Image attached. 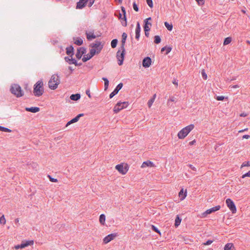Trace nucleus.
<instances>
[{"label": "nucleus", "mask_w": 250, "mask_h": 250, "mask_svg": "<svg viewBox=\"0 0 250 250\" xmlns=\"http://www.w3.org/2000/svg\"><path fill=\"white\" fill-rule=\"evenodd\" d=\"M194 128L193 124L189 125L181 129L177 133L179 139H184L188 134Z\"/></svg>", "instance_id": "f257e3e1"}, {"label": "nucleus", "mask_w": 250, "mask_h": 250, "mask_svg": "<svg viewBox=\"0 0 250 250\" xmlns=\"http://www.w3.org/2000/svg\"><path fill=\"white\" fill-rule=\"evenodd\" d=\"M60 82V78L58 75L54 74L52 75L48 83L49 88L52 90L57 89Z\"/></svg>", "instance_id": "f03ea898"}, {"label": "nucleus", "mask_w": 250, "mask_h": 250, "mask_svg": "<svg viewBox=\"0 0 250 250\" xmlns=\"http://www.w3.org/2000/svg\"><path fill=\"white\" fill-rule=\"evenodd\" d=\"M43 83L42 81H38L34 86L33 93L35 96H42L44 92L43 88Z\"/></svg>", "instance_id": "7ed1b4c3"}, {"label": "nucleus", "mask_w": 250, "mask_h": 250, "mask_svg": "<svg viewBox=\"0 0 250 250\" xmlns=\"http://www.w3.org/2000/svg\"><path fill=\"white\" fill-rule=\"evenodd\" d=\"M91 48L90 52L94 56L96 54H99L103 47V45L99 41H96L95 43H92L90 45Z\"/></svg>", "instance_id": "20e7f679"}, {"label": "nucleus", "mask_w": 250, "mask_h": 250, "mask_svg": "<svg viewBox=\"0 0 250 250\" xmlns=\"http://www.w3.org/2000/svg\"><path fill=\"white\" fill-rule=\"evenodd\" d=\"M10 91L11 93L17 97H21L23 96L24 93L21 86L18 84H13L11 85Z\"/></svg>", "instance_id": "39448f33"}, {"label": "nucleus", "mask_w": 250, "mask_h": 250, "mask_svg": "<svg viewBox=\"0 0 250 250\" xmlns=\"http://www.w3.org/2000/svg\"><path fill=\"white\" fill-rule=\"evenodd\" d=\"M115 169L121 174L125 175L129 170V166L126 163H122L117 165Z\"/></svg>", "instance_id": "423d86ee"}, {"label": "nucleus", "mask_w": 250, "mask_h": 250, "mask_svg": "<svg viewBox=\"0 0 250 250\" xmlns=\"http://www.w3.org/2000/svg\"><path fill=\"white\" fill-rule=\"evenodd\" d=\"M125 49L124 46H121V49L118 50L117 53V59L118 61V64L122 65L123 63V62L125 56Z\"/></svg>", "instance_id": "0eeeda50"}, {"label": "nucleus", "mask_w": 250, "mask_h": 250, "mask_svg": "<svg viewBox=\"0 0 250 250\" xmlns=\"http://www.w3.org/2000/svg\"><path fill=\"white\" fill-rule=\"evenodd\" d=\"M129 104L127 102H118L114 106L113 111L115 113H117L121 110L126 108Z\"/></svg>", "instance_id": "6e6552de"}, {"label": "nucleus", "mask_w": 250, "mask_h": 250, "mask_svg": "<svg viewBox=\"0 0 250 250\" xmlns=\"http://www.w3.org/2000/svg\"><path fill=\"white\" fill-rule=\"evenodd\" d=\"M226 203L232 213H235L236 212V206L234 204V203L231 199L229 198L227 199L226 200Z\"/></svg>", "instance_id": "1a4fd4ad"}, {"label": "nucleus", "mask_w": 250, "mask_h": 250, "mask_svg": "<svg viewBox=\"0 0 250 250\" xmlns=\"http://www.w3.org/2000/svg\"><path fill=\"white\" fill-rule=\"evenodd\" d=\"M116 237V233H111L110 234H108L103 239V243L104 244H106L110 242L111 241L114 239Z\"/></svg>", "instance_id": "9d476101"}, {"label": "nucleus", "mask_w": 250, "mask_h": 250, "mask_svg": "<svg viewBox=\"0 0 250 250\" xmlns=\"http://www.w3.org/2000/svg\"><path fill=\"white\" fill-rule=\"evenodd\" d=\"M187 196V189L184 188H182L180 191L178 193V197L180 201H182L184 200Z\"/></svg>", "instance_id": "9b49d317"}, {"label": "nucleus", "mask_w": 250, "mask_h": 250, "mask_svg": "<svg viewBox=\"0 0 250 250\" xmlns=\"http://www.w3.org/2000/svg\"><path fill=\"white\" fill-rule=\"evenodd\" d=\"M152 64V61L150 58L147 57L144 59L143 60L142 65L145 68H148Z\"/></svg>", "instance_id": "f8f14e48"}, {"label": "nucleus", "mask_w": 250, "mask_h": 250, "mask_svg": "<svg viewBox=\"0 0 250 250\" xmlns=\"http://www.w3.org/2000/svg\"><path fill=\"white\" fill-rule=\"evenodd\" d=\"M123 84L122 83H119L114 90V91L110 93L109 95L110 98H112L113 96H114L116 94H117L119 91L122 88Z\"/></svg>", "instance_id": "ddd939ff"}, {"label": "nucleus", "mask_w": 250, "mask_h": 250, "mask_svg": "<svg viewBox=\"0 0 250 250\" xmlns=\"http://www.w3.org/2000/svg\"><path fill=\"white\" fill-rule=\"evenodd\" d=\"M221 208L220 206H216L213 208H211L208 209H207L205 212H204V215L210 214L212 212H214L216 211L219 210Z\"/></svg>", "instance_id": "4468645a"}, {"label": "nucleus", "mask_w": 250, "mask_h": 250, "mask_svg": "<svg viewBox=\"0 0 250 250\" xmlns=\"http://www.w3.org/2000/svg\"><path fill=\"white\" fill-rule=\"evenodd\" d=\"M151 18L150 17L147 18L145 21V25L144 26V31L145 32H149L150 29V27L151 26V23L148 22L149 20H151Z\"/></svg>", "instance_id": "2eb2a0df"}, {"label": "nucleus", "mask_w": 250, "mask_h": 250, "mask_svg": "<svg viewBox=\"0 0 250 250\" xmlns=\"http://www.w3.org/2000/svg\"><path fill=\"white\" fill-rule=\"evenodd\" d=\"M83 116V114H79L76 117L71 120L70 121L67 122V123L66 125V126H68L69 125H70L71 124L76 123L78 122L81 117H82Z\"/></svg>", "instance_id": "dca6fc26"}, {"label": "nucleus", "mask_w": 250, "mask_h": 250, "mask_svg": "<svg viewBox=\"0 0 250 250\" xmlns=\"http://www.w3.org/2000/svg\"><path fill=\"white\" fill-rule=\"evenodd\" d=\"M85 49L83 47H80L77 49V52L76 56L77 59H80L81 58L82 55L85 53Z\"/></svg>", "instance_id": "f3484780"}, {"label": "nucleus", "mask_w": 250, "mask_h": 250, "mask_svg": "<svg viewBox=\"0 0 250 250\" xmlns=\"http://www.w3.org/2000/svg\"><path fill=\"white\" fill-rule=\"evenodd\" d=\"M87 1L88 0H80L77 3L76 8L82 9L83 8Z\"/></svg>", "instance_id": "a211bd4d"}, {"label": "nucleus", "mask_w": 250, "mask_h": 250, "mask_svg": "<svg viewBox=\"0 0 250 250\" xmlns=\"http://www.w3.org/2000/svg\"><path fill=\"white\" fill-rule=\"evenodd\" d=\"M155 165L153 163L150 161H146L144 162L141 166L142 168H145L146 167H154Z\"/></svg>", "instance_id": "6ab92c4d"}, {"label": "nucleus", "mask_w": 250, "mask_h": 250, "mask_svg": "<svg viewBox=\"0 0 250 250\" xmlns=\"http://www.w3.org/2000/svg\"><path fill=\"white\" fill-rule=\"evenodd\" d=\"M25 110L27 111L31 112L32 113H36L40 111V108L38 107H26Z\"/></svg>", "instance_id": "aec40b11"}, {"label": "nucleus", "mask_w": 250, "mask_h": 250, "mask_svg": "<svg viewBox=\"0 0 250 250\" xmlns=\"http://www.w3.org/2000/svg\"><path fill=\"white\" fill-rule=\"evenodd\" d=\"M86 38L88 40H92L96 38V36L94 34L93 32H86Z\"/></svg>", "instance_id": "412c9836"}, {"label": "nucleus", "mask_w": 250, "mask_h": 250, "mask_svg": "<svg viewBox=\"0 0 250 250\" xmlns=\"http://www.w3.org/2000/svg\"><path fill=\"white\" fill-rule=\"evenodd\" d=\"M140 31H141V27H140L139 23L138 22L137 24V27H136V30H135V32H136L135 38L137 40H138L139 39Z\"/></svg>", "instance_id": "4be33fe9"}, {"label": "nucleus", "mask_w": 250, "mask_h": 250, "mask_svg": "<svg viewBox=\"0 0 250 250\" xmlns=\"http://www.w3.org/2000/svg\"><path fill=\"white\" fill-rule=\"evenodd\" d=\"M94 55L91 54V53L89 51V53L84 55L82 59V60L83 62H85L88 60H90Z\"/></svg>", "instance_id": "5701e85b"}, {"label": "nucleus", "mask_w": 250, "mask_h": 250, "mask_svg": "<svg viewBox=\"0 0 250 250\" xmlns=\"http://www.w3.org/2000/svg\"><path fill=\"white\" fill-rule=\"evenodd\" d=\"M181 221V218H180L179 215H177L176 217L174 223V226L176 228H177L180 225Z\"/></svg>", "instance_id": "b1692460"}, {"label": "nucleus", "mask_w": 250, "mask_h": 250, "mask_svg": "<svg viewBox=\"0 0 250 250\" xmlns=\"http://www.w3.org/2000/svg\"><path fill=\"white\" fill-rule=\"evenodd\" d=\"M105 215L104 214L100 215L99 217V222L102 225H104L105 222Z\"/></svg>", "instance_id": "393cba45"}, {"label": "nucleus", "mask_w": 250, "mask_h": 250, "mask_svg": "<svg viewBox=\"0 0 250 250\" xmlns=\"http://www.w3.org/2000/svg\"><path fill=\"white\" fill-rule=\"evenodd\" d=\"M66 54L68 55H69L70 57H72L73 55V50L74 48L72 46L68 47L66 48Z\"/></svg>", "instance_id": "a878e982"}, {"label": "nucleus", "mask_w": 250, "mask_h": 250, "mask_svg": "<svg viewBox=\"0 0 250 250\" xmlns=\"http://www.w3.org/2000/svg\"><path fill=\"white\" fill-rule=\"evenodd\" d=\"M81 98V95L80 94H72L70 96V98L71 100L73 101H77Z\"/></svg>", "instance_id": "bb28decb"}, {"label": "nucleus", "mask_w": 250, "mask_h": 250, "mask_svg": "<svg viewBox=\"0 0 250 250\" xmlns=\"http://www.w3.org/2000/svg\"><path fill=\"white\" fill-rule=\"evenodd\" d=\"M172 50V48L170 46H165L163 48H162L161 51V52H164V51H166V54H168Z\"/></svg>", "instance_id": "cd10ccee"}, {"label": "nucleus", "mask_w": 250, "mask_h": 250, "mask_svg": "<svg viewBox=\"0 0 250 250\" xmlns=\"http://www.w3.org/2000/svg\"><path fill=\"white\" fill-rule=\"evenodd\" d=\"M21 243L23 244V246L24 248L28 247L29 246L33 245L34 244V241L32 240L26 241H22Z\"/></svg>", "instance_id": "c85d7f7f"}, {"label": "nucleus", "mask_w": 250, "mask_h": 250, "mask_svg": "<svg viewBox=\"0 0 250 250\" xmlns=\"http://www.w3.org/2000/svg\"><path fill=\"white\" fill-rule=\"evenodd\" d=\"M233 248L232 243H227L224 247V250H233Z\"/></svg>", "instance_id": "c756f323"}, {"label": "nucleus", "mask_w": 250, "mask_h": 250, "mask_svg": "<svg viewBox=\"0 0 250 250\" xmlns=\"http://www.w3.org/2000/svg\"><path fill=\"white\" fill-rule=\"evenodd\" d=\"M74 43L78 45H81L83 44V41L81 38H76L74 39Z\"/></svg>", "instance_id": "7c9ffc66"}, {"label": "nucleus", "mask_w": 250, "mask_h": 250, "mask_svg": "<svg viewBox=\"0 0 250 250\" xmlns=\"http://www.w3.org/2000/svg\"><path fill=\"white\" fill-rule=\"evenodd\" d=\"M155 98H156V94H154L153 96V98H151V99H150L148 102H147V105H148V106L150 108L151 105H152L153 103H154V100L155 99Z\"/></svg>", "instance_id": "2f4dec72"}, {"label": "nucleus", "mask_w": 250, "mask_h": 250, "mask_svg": "<svg viewBox=\"0 0 250 250\" xmlns=\"http://www.w3.org/2000/svg\"><path fill=\"white\" fill-rule=\"evenodd\" d=\"M127 38V34L125 33H123L122 34V46H124L125 42V40Z\"/></svg>", "instance_id": "473e14b6"}, {"label": "nucleus", "mask_w": 250, "mask_h": 250, "mask_svg": "<svg viewBox=\"0 0 250 250\" xmlns=\"http://www.w3.org/2000/svg\"><path fill=\"white\" fill-rule=\"evenodd\" d=\"M121 9H122V12L124 15L123 19L125 21V23H123V25L124 26H126V17H125V14H126L125 10L124 7H122Z\"/></svg>", "instance_id": "72a5a7b5"}, {"label": "nucleus", "mask_w": 250, "mask_h": 250, "mask_svg": "<svg viewBox=\"0 0 250 250\" xmlns=\"http://www.w3.org/2000/svg\"><path fill=\"white\" fill-rule=\"evenodd\" d=\"M165 25L169 31H171L173 28V25L172 24H169L167 22H165Z\"/></svg>", "instance_id": "f704fd0d"}, {"label": "nucleus", "mask_w": 250, "mask_h": 250, "mask_svg": "<svg viewBox=\"0 0 250 250\" xmlns=\"http://www.w3.org/2000/svg\"><path fill=\"white\" fill-rule=\"evenodd\" d=\"M103 80L104 82V90H106L108 88V84H109V81L106 78H103Z\"/></svg>", "instance_id": "c9c22d12"}, {"label": "nucleus", "mask_w": 250, "mask_h": 250, "mask_svg": "<svg viewBox=\"0 0 250 250\" xmlns=\"http://www.w3.org/2000/svg\"><path fill=\"white\" fill-rule=\"evenodd\" d=\"M231 42V38L230 37H227L225 39L223 44L225 45H227V44H229V43H230Z\"/></svg>", "instance_id": "e433bc0d"}, {"label": "nucleus", "mask_w": 250, "mask_h": 250, "mask_svg": "<svg viewBox=\"0 0 250 250\" xmlns=\"http://www.w3.org/2000/svg\"><path fill=\"white\" fill-rule=\"evenodd\" d=\"M0 131L6 132H11V130H10V129L6 128V127H3V126H0Z\"/></svg>", "instance_id": "4c0bfd02"}, {"label": "nucleus", "mask_w": 250, "mask_h": 250, "mask_svg": "<svg viewBox=\"0 0 250 250\" xmlns=\"http://www.w3.org/2000/svg\"><path fill=\"white\" fill-rule=\"evenodd\" d=\"M65 60L66 62H69L70 64H71V63L75 64V63H76L75 60L72 59V58L70 59L69 57H65Z\"/></svg>", "instance_id": "58836bf2"}, {"label": "nucleus", "mask_w": 250, "mask_h": 250, "mask_svg": "<svg viewBox=\"0 0 250 250\" xmlns=\"http://www.w3.org/2000/svg\"><path fill=\"white\" fill-rule=\"evenodd\" d=\"M6 222V220L4 217V215H3L0 217V223L2 225H5Z\"/></svg>", "instance_id": "ea45409f"}, {"label": "nucleus", "mask_w": 250, "mask_h": 250, "mask_svg": "<svg viewBox=\"0 0 250 250\" xmlns=\"http://www.w3.org/2000/svg\"><path fill=\"white\" fill-rule=\"evenodd\" d=\"M118 41L116 39H114L111 41V46L112 48H115L117 46Z\"/></svg>", "instance_id": "a19ab883"}, {"label": "nucleus", "mask_w": 250, "mask_h": 250, "mask_svg": "<svg viewBox=\"0 0 250 250\" xmlns=\"http://www.w3.org/2000/svg\"><path fill=\"white\" fill-rule=\"evenodd\" d=\"M154 42L156 44H158L161 42V38L159 36H155L154 37Z\"/></svg>", "instance_id": "79ce46f5"}, {"label": "nucleus", "mask_w": 250, "mask_h": 250, "mask_svg": "<svg viewBox=\"0 0 250 250\" xmlns=\"http://www.w3.org/2000/svg\"><path fill=\"white\" fill-rule=\"evenodd\" d=\"M250 166V161L244 162L241 165V167Z\"/></svg>", "instance_id": "37998d69"}, {"label": "nucleus", "mask_w": 250, "mask_h": 250, "mask_svg": "<svg viewBox=\"0 0 250 250\" xmlns=\"http://www.w3.org/2000/svg\"><path fill=\"white\" fill-rule=\"evenodd\" d=\"M225 97L224 96H216L215 97V99L217 101H223L225 99Z\"/></svg>", "instance_id": "c03bdc74"}, {"label": "nucleus", "mask_w": 250, "mask_h": 250, "mask_svg": "<svg viewBox=\"0 0 250 250\" xmlns=\"http://www.w3.org/2000/svg\"><path fill=\"white\" fill-rule=\"evenodd\" d=\"M151 228L153 229V230H154L156 232H157V233H159V234L161 235V232L159 231V230L156 227H155L154 225H152Z\"/></svg>", "instance_id": "a18cd8bd"}, {"label": "nucleus", "mask_w": 250, "mask_h": 250, "mask_svg": "<svg viewBox=\"0 0 250 250\" xmlns=\"http://www.w3.org/2000/svg\"><path fill=\"white\" fill-rule=\"evenodd\" d=\"M146 2L148 5L150 7H153V2L152 0H146Z\"/></svg>", "instance_id": "49530a36"}, {"label": "nucleus", "mask_w": 250, "mask_h": 250, "mask_svg": "<svg viewBox=\"0 0 250 250\" xmlns=\"http://www.w3.org/2000/svg\"><path fill=\"white\" fill-rule=\"evenodd\" d=\"M48 177L49 178L50 181L52 182H58V180L56 178H52L50 175H48Z\"/></svg>", "instance_id": "de8ad7c7"}, {"label": "nucleus", "mask_w": 250, "mask_h": 250, "mask_svg": "<svg viewBox=\"0 0 250 250\" xmlns=\"http://www.w3.org/2000/svg\"><path fill=\"white\" fill-rule=\"evenodd\" d=\"M213 242V240H208L206 242H204V246L205 245H209Z\"/></svg>", "instance_id": "09e8293b"}, {"label": "nucleus", "mask_w": 250, "mask_h": 250, "mask_svg": "<svg viewBox=\"0 0 250 250\" xmlns=\"http://www.w3.org/2000/svg\"><path fill=\"white\" fill-rule=\"evenodd\" d=\"M133 7L134 10L135 11H136V12L138 11L139 9H138L137 5L136 4V3L135 2L133 3Z\"/></svg>", "instance_id": "8fccbe9b"}, {"label": "nucleus", "mask_w": 250, "mask_h": 250, "mask_svg": "<svg viewBox=\"0 0 250 250\" xmlns=\"http://www.w3.org/2000/svg\"><path fill=\"white\" fill-rule=\"evenodd\" d=\"M246 177H250V170L248 172L246 173L244 175H242V178H244Z\"/></svg>", "instance_id": "3c124183"}, {"label": "nucleus", "mask_w": 250, "mask_h": 250, "mask_svg": "<svg viewBox=\"0 0 250 250\" xmlns=\"http://www.w3.org/2000/svg\"><path fill=\"white\" fill-rule=\"evenodd\" d=\"M95 0H88V6L91 7L93 4L94 3Z\"/></svg>", "instance_id": "603ef678"}, {"label": "nucleus", "mask_w": 250, "mask_h": 250, "mask_svg": "<svg viewBox=\"0 0 250 250\" xmlns=\"http://www.w3.org/2000/svg\"><path fill=\"white\" fill-rule=\"evenodd\" d=\"M188 166L191 169H192L194 171H196V168L193 167L192 165H190V164H189L188 165Z\"/></svg>", "instance_id": "864d4df0"}, {"label": "nucleus", "mask_w": 250, "mask_h": 250, "mask_svg": "<svg viewBox=\"0 0 250 250\" xmlns=\"http://www.w3.org/2000/svg\"><path fill=\"white\" fill-rule=\"evenodd\" d=\"M243 139H249L250 138V136L249 135H244L242 137Z\"/></svg>", "instance_id": "5fc2aeb1"}, {"label": "nucleus", "mask_w": 250, "mask_h": 250, "mask_svg": "<svg viewBox=\"0 0 250 250\" xmlns=\"http://www.w3.org/2000/svg\"><path fill=\"white\" fill-rule=\"evenodd\" d=\"M247 115H247V114L246 113H245V112H243V113H242L240 115V116L241 117H246Z\"/></svg>", "instance_id": "6e6d98bb"}, {"label": "nucleus", "mask_w": 250, "mask_h": 250, "mask_svg": "<svg viewBox=\"0 0 250 250\" xmlns=\"http://www.w3.org/2000/svg\"><path fill=\"white\" fill-rule=\"evenodd\" d=\"M86 94H87V95L88 96L89 98H90L91 97L90 93V91L89 90H86Z\"/></svg>", "instance_id": "4d7b16f0"}, {"label": "nucleus", "mask_w": 250, "mask_h": 250, "mask_svg": "<svg viewBox=\"0 0 250 250\" xmlns=\"http://www.w3.org/2000/svg\"><path fill=\"white\" fill-rule=\"evenodd\" d=\"M198 3L199 5L201 4V3L203 1V0H195Z\"/></svg>", "instance_id": "13d9d810"}, {"label": "nucleus", "mask_w": 250, "mask_h": 250, "mask_svg": "<svg viewBox=\"0 0 250 250\" xmlns=\"http://www.w3.org/2000/svg\"><path fill=\"white\" fill-rule=\"evenodd\" d=\"M14 248H15L16 250H18V249H21L20 245H16V246H15L14 247Z\"/></svg>", "instance_id": "bf43d9fd"}, {"label": "nucleus", "mask_w": 250, "mask_h": 250, "mask_svg": "<svg viewBox=\"0 0 250 250\" xmlns=\"http://www.w3.org/2000/svg\"><path fill=\"white\" fill-rule=\"evenodd\" d=\"M195 141L193 140V141L190 142L189 143V144L191 146V145H193L195 144Z\"/></svg>", "instance_id": "052dcab7"}, {"label": "nucleus", "mask_w": 250, "mask_h": 250, "mask_svg": "<svg viewBox=\"0 0 250 250\" xmlns=\"http://www.w3.org/2000/svg\"><path fill=\"white\" fill-rule=\"evenodd\" d=\"M239 87V85H237V84H236V85H232V86H231V87H232V88H238V87Z\"/></svg>", "instance_id": "680f3d73"}, {"label": "nucleus", "mask_w": 250, "mask_h": 250, "mask_svg": "<svg viewBox=\"0 0 250 250\" xmlns=\"http://www.w3.org/2000/svg\"><path fill=\"white\" fill-rule=\"evenodd\" d=\"M248 129L247 128H245V129H242V130H240V131H239V132H244V131H245L248 130Z\"/></svg>", "instance_id": "e2e57ef3"}, {"label": "nucleus", "mask_w": 250, "mask_h": 250, "mask_svg": "<svg viewBox=\"0 0 250 250\" xmlns=\"http://www.w3.org/2000/svg\"><path fill=\"white\" fill-rule=\"evenodd\" d=\"M19 218H16L15 220V223H18L19 222Z\"/></svg>", "instance_id": "0e129e2a"}, {"label": "nucleus", "mask_w": 250, "mask_h": 250, "mask_svg": "<svg viewBox=\"0 0 250 250\" xmlns=\"http://www.w3.org/2000/svg\"><path fill=\"white\" fill-rule=\"evenodd\" d=\"M207 74L205 73V72H204V80H206L207 79Z\"/></svg>", "instance_id": "69168bd1"}, {"label": "nucleus", "mask_w": 250, "mask_h": 250, "mask_svg": "<svg viewBox=\"0 0 250 250\" xmlns=\"http://www.w3.org/2000/svg\"><path fill=\"white\" fill-rule=\"evenodd\" d=\"M20 245V247H21V249L24 248V246H23V244H22V243H21Z\"/></svg>", "instance_id": "338daca9"}, {"label": "nucleus", "mask_w": 250, "mask_h": 250, "mask_svg": "<svg viewBox=\"0 0 250 250\" xmlns=\"http://www.w3.org/2000/svg\"><path fill=\"white\" fill-rule=\"evenodd\" d=\"M145 35L146 36L148 37V35H149V33L148 32H145Z\"/></svg>", "instance_id": "774afa93"}]
</instances>
